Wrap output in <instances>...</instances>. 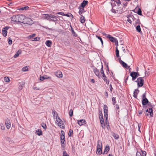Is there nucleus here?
Returning <instances> with one entry per match:
<instances>
[{"instance_id":"obj_1","label":"nucleus","mask_w":156,"mask_h":156,"mask_svg":"<svg viewBox=\"0 0 156 156\" xmlns=\"http://www.w3.org/2000/svg\"><path fill=\"white\" fill-rule=\"evenodd\" d=\"M11 20L16 22L24 24H29L26 21L27 20L28 21L31 20L30 18H26L23 15H13L11 18Z\"/></svg>"},{"instance_id":"obj_2","label":"nucleus","mask_w":156,"mask_h":156,"mask_svg":"<svg viewBox=\"0 0 156 156\" xmlns=\"http://www.w3.org/2000/svg\"><path fill=\"white\" fill-rule=\"evenodd\" d=\"M43 18L49 21L55 22L58 21V16L51 14H44Z\"/></svg>"},{"instance_id":"obj_3","label":"nucleus","mask_w":156,"mask_h":156,"mask_svg":"<svg viewBox=\"0 0 156 156\" xmlns=\"http://www.w3.org/2000/svg\"><path fill=\"white\" fill-rule=\"evenodd\" d=\"M112 7V9L111 10V12L114 13L120 12V11L119 10V6L121 5H116L115 2L111 3Z\"/></svg>"},{"instance_id":"obj_4","label":"nucleus","mask_w":156,"mask_h":156,"mask_svg":"<svg viewBox=\"0 0 156 156\" xmlns=\"http://www.w3.org/2000/svg\"><path fill=\"white\" fill-rule=\"evenodd\" d=\"M102 149V142L101 141L99 140L98 141L97 145V147L96 153L97 154L100 155L101 154H103Z\"/></svg>"},{"instance_id":"obj_5","label":"nucleus","mask_w":156,"mask_h":156,"mask_svg":"<svg viewBox=\"0 0 156 156\" xmlns=\"http://www.w3.org/2000/svg\"><path fill=\"white\" fill-rule=\"evenodd\" d=\"M135 82L137 83L138 87H140L143 86L144 83V80L143 77H140L137 78Z\"/></svg>"},{"instance_id":"obj_6","label":"nucleus","mask_w":156,"mask_h":156,"mask_svg":"<svg viewBox=\"0 0 156 156\" xmlns=\"http://www.w3.org/2000/svg\"><path fill=\"white\" fill-rule=\"evenodd\" d=\"M56 122H57L58 126L63 129L65 128V125L61 119L58 117L57 119H56Z\"/></svg>"},{"instance_id":"obj_7","label":"nucleus","mask_w":156,"mask_h":156,"mask_svg":"<svg viewBox=\"0 0 156 156\" xmlns=\"http://www.w3.org/2000/svg\"><path fill=\"white\" fill-rule=\"evenodd\" d=\"M104 117L106 120L108 119V107L106 105H104Z\"/></svg>"},{"instance_id":"obj_8","label":"nucleus","mask_w":156,"mask_h":156,"mask_svg":"<svg viewBox=\"0 0 156 156\" xmlns=\"http://www.w3.org/2000/svg\"><path fill=\"white\" fill-rule=\"evenodd\" d=\"M9 27L6 26L2 29V34L4 37H5L7 35V30L9 29Z\"/></svg>"},{"instance_id":"obj_9","label":"nucleus","mask_w":156,"mask_h":156,"mask_svg":"<svg viewBox=\"0 0 156 156\" xmlns=\"http://www.w3.org/2000/svg\"><path fill=\"white\" fill-rule=\"evenodd\" d=\"M146 112H148V113L147 114V116L150 115V117H152L153 116V110L152 109L147 108L146 111Z\"/></svg>"},{"instance_id":"obj_10","label":"nucleus","mask_w":156,"mask_h":156,"mask_svg":"<svg viewBox=\"0 0 156 156\" xmlns=\"http://www.w3.org/2000/svg\"><path fill=\"white\" fill-rule=\"evenodd\" d=\"M93 70L95 75L99 78H100V72L99 70L97 68L94 66L93 68Z\"/></svg>"},{"instance_id":"obj_11","label":"nucleus","mask_w":156,"mask_h":156,"mask_svg":"<svg viewBox=\"0 0 156 156\" xmlns=\"http://www.w3.org/2000/svg\"><path fill=\"white\" fill-rule=\"evenodd\" d=\"M55 75L58 78H62V72L60 70H58L55 73Z\"/></svg>"},{"instance_id":"obj_12","label":"nucleus","mask_w":156,"mask_h":156,"mask_svg":"<svg viewBox=\"0 0 156 156\" xmlns=\"http://www.w3.org/2000/svg\"><path fill=\"white\" fill-rule=\"evenodd\" d=\"M86 121L85 120L82 119L77 120V123L80 126L83 125L84 124L86 123Z\"/></svg>"},{"instance_id":"obj_13","label":"nucleus","mask_w":156,"mask_h":156,"mask_svg":"<svg viewBox=\"0 0 156 156\" xmlns=\"http://www.w3.org/2000/svg\"><path fill=\"white\" fill-rule=\"evenodd\" d=\"M5 124L6 127L7 129H9L11 127V122L10 121L9 119L5 122Z\"/></svg>"},{"instance_id":"obj_14","label":"nucleus","mask_w":156,"mask_h":156,"mask_svg":"<svg viewBox=\"0 0 156 156\" xmlns=\"http://www.w3.org/2000/svg\"><path fill=\"white\" fill-rule=\"evenodd\" d=\"M107 38H108L112 42H115V41L117 40L115 38L113 37L109 34L107 35Z\"/></svg>"},{"instance_id":"obj_15","label":"nucleus","mask_w":156,"mask_h":156,"mask_svg":"<svg viewBox=\"0 0 156 156\" xmlns=\"http://www.w3.org/2000/svg\"><path fill=\"white\" fill-rule=\"evenodd\" d=\"M119 63L122 65L123 67L125 68H126L127 66V64L124 62L120 58H119Z\"/></svg>"},{"instance_id":"obj_16","label":"nucleus","mask_w":156,"mask_h":156,"mask_svg":"<svg viewBox=\"0 0 156 156\" xmlns=\"http://www.w3.org/2000/svg\"><path fill=\"white\" fill-rule=\"evenodd\" d=\"M130 76L132 77V80H134L137 78L135 72H132L130 73Z\"/></svg>"},{"instance_id":"obj_17","label":"nucleus","mask_w":156,"mask_h":156,"mask_svg":"<svg viewBox=\"0 0 156 156\" xmlns=\"http://www.w3.org/2000/svg\"><path fill=\"white\" fill-rule=\"evenodd\" d=\"M24 82L23 81L19 83L18 84V88L20 90H22L23 87L24 86Z\"/></svg>"},{"instance_id":"obj_18","label":"nucleus","mask_w":156,"mask_h":156,"mask_svg":"<svg viewBox=\"0 0 156 156\" xmlns=\"http://www.w3.org/2000/svg\"><path fill=\"white\" fill-rule=\"evenodd\" d=\"M139 90L138 89H135L133 92V96L135 98H137V94L139 93Z\"/></svg>"},{"instance_id":"obj_19","label":"nucleus","mask_w":156,"mask_h":156,"mask_svg":"<svg viewBox=\"0 0 156 156\" xmlns=\"http://www.w3.org/2000/svg\"><path fill=\"white\" fill-rule=\"evenodd\" d=\"M51 79V77L50 76L48 77L47 75H45L43 76H40V80L41 81H43L45 79Z\"/></svg>"},{"instance_id":"obj_20","label":"nucleus","mask_w":156,"mask_h":156,"mask_svg":"<svg viewBox=\"0 0 156 156\" xmlns=\"http://www.w3.org/2000/svg\"><path fill=\"white\" fill-rule=\"evenodd\" d=\"M78 9H80L78 13L80 15H81L83 13L85 12V11L84 10V8L79 6Z\"/></svg>"},{"instance_id":"obj_21","label":"nucleus","mask_w":156,"mask_h":156,"mask_svg":"<svg viewBox=\"0 0 156 156\" xmlns=\"http://www.w3.org/2000/svg\"><path fill=\"white\" fill-rule=\"evenodd\" d=\"M148 103V101L146 98H143V99L142 101V104L143 105H145L147 104Z\"/></svg>"},{"instance_id":"obj_22","label":"nucleus","mask_w":156,"mask_h":156,"mask_svg":"<svg viewBox=\"0 0 156 156\" xmlns=\"http://www.w3.org/2000/svg\"><path fill=\"white\" fill-rule=\"evenodd\" d=\"M110 150V147L108 145H107L105 147V148L104 150V153H103V154H104L106 153V154H107L108 151H109Z\"/></svg>"},{"instance_id":"obj_23","label":"nucleus","mask_w":156,"mask_h":156,"mask_svg":"<svg viewBox=\"0 0 156 156\" xmlns=\"http://www.w3.org/2000/svg\"><path fill=\"white\" fill-rule=\"evenodd\" d=\"M88 2L87 1L85 0L83 1L81 3L80 6L84 8L85 6L88 4Z\"/></svg>"},{"instance_id":"obj_24","label":"nucleus","mask_w":156,"mask_h":156,"mask_svg":"<svg viewBox=\"0 0 156 156\" xmlns=\"http://www.w3.org/2000/svg\"><path fill=\"white\" fill-rule=\"evenodd\" d=\"M52 113L53 115V117L54 118H55L56 119H57V118L58 117V115L57 112L55 111L53 109L52 110Z\"/></svg>"},{"instance_id":"obj_25","label":"nucleus","mask_w":156,"mask_h":156,"mask_svg":"<svg viewBox=\"0 0 156 156\" xmlns=\"http://www.w3.org/2000/svg\"><path fill=\"white\" fill-rule=\"evenodd\" d=\"M99 117L100 119V121L101 120H104L103 118V114L102 112V111L101 110H99Z\"/></svg>"},{"instance_id":"obj_26","label":"nucleus","mask_w":156,"mask_h":156,"mask_svg":"<svg viewBox=\"0 0 156 156\" xmlns=\"http://www.w3.org/2000/svg\"><path fill=\"white\" fill-rule=\"evenodd\" d=\"M22 52V51L21 50H18L17 51L16 53V54L14 55L13 57L15 58H16L18 57L20 54Z\"/></svg>"},{"instance_id":"obj_27","label":"nucleus","mask_w":156,"mask_h":156,"mask_svg":"<svg viewBox=\"0 0 156 156\" xmlns=\"http://www.w3.org/2000/svg\"><path fill=\"white\" fill-rule=\"evenodd\" d=\"M119 10L120 11V13H123V12H125V9H123V7L122 6V5H120L119 6Z\"/></svg>"},{"instance_id":"obj_28","label":"nucleus","mask_w":156,"mask_h":156,"mask_svg":"<svg viewBox=\"0 0 156 156\" xmlns=\"http://www.w3.org/2000/svg\"><path fill=\"white\" fill-rule=\"evenodd\" d=\"M80 20L81 23H83L85 21V17L82 15H80Z\"/></svg>"},{"instance_id":"obj_29","label":"nucleus","mask_w":156,"mask_h":156,"mask_svg":"<svg viewBox=\"0 0 156 156\" xmlns=\"http://www.w3.org/2000/svg\"><path fill=\"white\" fill-rule=\"evenodd\" d=\"M52 44L50 40H47L45 42L46 45L48 47H50Z\"/></svg>"},{"instance_id":"obj_30","label":"nucleus","mask_w":156,"mask_h":156,"mask_svg":"<svg viewBox=\"0 0 156 156\" xmlns=\"http://www.w3.org/2000/svg\"><path fill=\"white\" fill-rule=\"evenodd\" d=\"M36 133H37L38 136H40L42 135L41 130L40 129H38L36 131Z\"/></svg>"},{"instance_id":"obj_31","label":"nucleus","mask_w":156,"mask_h":156,"mask_svg":"<svg viewBox=\"0 0 156 156\" xmlns=\"http://www.w3.org/2000/svg\"><path fill=\"white\" fill-rule=\"evenodd\" d=\"M60 138L61 140V143H62V144H64V142H65V136H60Z\"/></svg>"},{"instance_id":"obj_32","label":"nucleus","mask_w":156,"mask_h":156,"mask_svg":"<svg viewBox=\"0 0 156 156\" xmlns=\"http://www.w3.org/2000/svg\"><path fill=\"white\" fill-rule=\"evenodd\" d=\"M136 31L139 33L141 32V28L140 25H138L136 27Z\"/></svg>"},{"instance_id":"obj_33","label":"nucleus","mask_w":156,"mask_h":156,"mask_svg":"<svg viewBox=\"0 0 156 156\" xmlns=\"http://www.w3.org/2000/svg\"><path fill=\"white\" fill-rule=\"evenodd\" d=\"M154 106V105H151V104L150 102L148 103V104H147V108H151L152 109V108H153Z\"/></svg>"},{"instance_id":"obj_34","label":"nucleus","mask_w":156,"mask_h":156,"mask_svg":"<svg viewBox=\"0 0 156 156\" xmlns=\"http://www.w3.org/2000/svg\"><path fill=\"white\" fill-rule=\"evenodd\" d=\"M101 124V126L103 128L105 129V123H104V120H101L100 121Z\"/></svg>"},{"instance_id":"obj_35","label":"nucleus","mask_w":156,"mask_h":156,"mask_svg":"<svg viewBox=\"0 0 156 156\" xmlns=\"http://www.w3.org/2000/svg\"><path fill=\"white\" fill-rule=\"evenodd\" d=\"M73 135V130L72 129H70L69 130L68 133V136L69 137L72 136Z\"/></svg>"},{"instance_id":"obj_36","label":"nucleus","mask_w":156,"mask_h":156,"mask_svg":"<svg viewBox=\"0 0 156 156\" xmlns=\"http://www.w3.org/2000/svg\"><path fill=\"white\" fill-rule=\"evenodd\" d=\"M115 52H116V57H119V51L117 47H116V51H115Z\"/></svg>"},{"instance_id":"obj_37","label":"nucleus","mask_w":156,"mask_h":156,"mask_svg":"<svg viewBox=\"0 0 156 156\" xmlns=\"http://www.w3.org/2000/svg\"><path fill=\"white\" fill-rule=\"evenodd\" d=\"M116 98L115 97H113L112 98V105H114L116 103Z\"/></svg>"},{"instance_id":"obj_38","label":"nucleus","mask_w":156,"mask_h":156,"mask_svg":"<svg viewBox=\"0 0 156 156\" xmlns=\"http://www.w3.org/2000/svg\"><path fill=\"white\" fill-rule=\"evenodd\" d=\"M41 126L44 130H46L47 129L46 124L44 122L42 123L41 124Z\"/></svg>"},{"instance_id":"obj_39","label":"nucleus","mask_w":156,"mask_h":156,"mask_svg":"<svg viewBox=\"0 0 156 156\" xmlns=\"http://www.w3.org/2000/svg\"><path fill=\"white\" fill-rule=\"evenodd\" d=\"M113 136L114 138L115 139L117 140L119 138V135L117 134L113 133Z\"/></svg>"},{"instance_id":"obj_40","label":"nucleus","mask_w":156,"mask_h":156,"mask_svg":"<svg viewBox=\"0 0 156 156\" xmlns=\"http://www.w3.org/2000/svg\"><path fill=\"white\" fill-rule=\"evenodd\" d=\"M96 37H97V38L98 39H99V40L100 41H101V43L102 45L103 46V40H102V39L101 37L99 36H96Z\"/></svg>"},{"instance_id":"obj_41","label":"nucleus","mask_w":156,"mask_h":156,"mask_svg":"<svg viewBox=\"0 0 156 156\" xmlns=\"http://www.w3.org/2000/svg\"><path fill=\"white\" fill-rule=\"evenodd\" d=\"M4 80L5 82L8 83L10 81L9 78L7 76H5L4 77Z\"/></svg>"},{"instance_id":"obj_42","label":"nucleus","mask_w":156,"mask_h":156,"mask_svg":"<svg viewBox=\"0 0 156 156\" xmlns=\"http://www.w3.org/2000/svg\"><path fill=\"white\" fill-rule=\"evenodd\" d=\"M72 34L73 36L75 37H76L77 36V35L76 34V33L75 32L73 29L72 28Z\"/></svg>"},{"instance_id":"obj_43","label":"nucleus","mask_w":156,"mask_h":156,"mask_svg":"<svg viewBox=\"0 0 156 156\" xmlns=\"http://www.w3.org/2000/svg\"><path fill=\"white\" fill-rule=\"evenodd\" d=\"M69 114L70 117H72L73 116V111L72 109H71L69 110Z\"/></svg>"},{"instance_id":"obj_44","label":"nucleus","mask_w":156,"mask_h":156,"mask_svg":"<svg viewBox=\"0 0 156 156\" xmlns=\"http://www.w3.org/2000/svg\"><path fill=\"white\" fill-rule=\"evenodd\" d=\"M62 143H61L62 149V150H64L65 147L66 143L64 142V144H62Z\"/></svg>"},{"instance_id":"obj_45","label":"nucleus","mask_w":156,"mask_h":156,"mask_svg":"<svg viewBox=\"0 0 156 156\" xmlns=\"http://www.w3.org/2000/svg\"><path fill=\"white\" fill-rule=\"evenodd\" d=\"M40 38L39 37H37L34 38H33L32 39L33 41H39L40 40Z\"/></svg>"},{"instance_id":"obj_46","label":"nucleus","mask_w":156,"mask_h":156,"mask_svg":"<svg viewBox=\"0 0 156 156\" xmlns=\"http://www.w3.org/2000/svg\"><path fill=\"white\" fill-rule=\"evenodd\" d=\"M141 151L142 152V156H146L147 154L146 152L142 150H141Z\"/></svg>"},{"instance_id":"obj_47","label":"nucleus","mask_w":156,"mask_h":156,"mask_svg":"<svg viewBox=\"0 0 156 156\" xmlns=\"http://www.w3.org/2000/svg\"><path fill=\"white\" fill-rule=\"evenodd\" d=\"M137 13L140 15L141 16L142 15V11L141 9L140 8L138 9V11L137 12Z\"/></svg>"},{"instance_id":"obj_48","label":"nucleus","mask_w":156,"mask_h":156,"mask_svg":"<svg viewBox=\"0 0 156 156\" xmlns=\"http://www.w3.org/2000/svg\"><path fill=\"white\" fill-rule=\"evenodd\" d=\"M62 156H69V155L67 153L66 151H63Z\"/></svg>"},{"instance_id":"obj_49","label":"nucleus","mask_w":156,"mask_h":156,"mask_svg":"<svg viewBox=\"0 0 156 156\" xmlns=\"http://www.w3.org/2000/svg\"><path fill=\"white\" fill-rule=\"evenodd\" d=\"M64 16H67L68 17H71V16H72L73 17V15L72 14H71L70 13H67V14H65V15Z\"/></svg>"},{"instance_id":"obj_50","label":"nucleus","mask_w":156,"mask_h":156,"mask_svg":"<svg viewBox=\"0 0 156 156\" xmlns=\"http://www.w3.org/2000/svg\"><path fill=\"white\" fill-rule=\"evenodd\" d=\"M109 89H110V92L112 93V90H113V88H112V85L111 84H110L109 85Z\"/></svg>"},{"instance_id":"obj_51","label":"nucleus","mask_w":156,"mask_h":156,"mask_svg":"<svg viewBox=\"0 0 156 156\" xmlns=\"http://www.w3.org/2000/svg\"><path fill=\"white\" fill-rule=\"evenodd\" d=\"M142 126V124L141 123H140L138 124V130L140 132H141V131L140 130V128Z\"/></svg>"},{"instance_id":"obj_52","label":"nucleus","mask_w":156,"mask_h":156,"mask_svg":"<svg viewBox=\"0 0 156 156\" xmlns=\"http://www.w3.org/2000/svg\"><path fill=\"white\" fill-rule=\"evenodd\" d=\"M100 72L101 74H104V73L103 70V67L102 65L101 66V69Z\"/></svg>"},{"instance_id":"obj_53","label":"nucleus","mask_w":156,"mask_h":156,"mask_svg":"<svg viewBox=\"0 0 156 156\" xmlns=\"http://www.w3.org/2000/svg\"><path fill=\"white\" fill-rule=\"evenodd\" d=\"M28 68L27 67H23L22 69V71L23 72H25L27 70Z\"/></svg>"},{"instance_id":"obj_54","label":"nucleus","mask_w":156,"mask_h":156,"mask_svg":"<svg viewBox=\"0 0 156 156\" xmlns=\"http://www.w3.org/2000/svg\"><path fill=\"white\" fill-rule=\"evenodd\" d=\"M35 36V34H32L30 35L28 37V38L30 39L32 38V37H34Z\"/></svg>"},{"instance_id":"obj_55","label":"nucleus","mask_w":156,"mask_h":156,"mask_svg":"<svg viewBox=\"0 0 156 156\" xmlns=\"http://www.w3.org/2000/svg\"><path fill=\"white\" fill-rule=\"evenodd\" d=\"M65 133L63 130H61V132L60 136H65Z\"/></svg>"},{"instance_id":"obj_56","label":"nucleus","mask_w":156,"mask_h":156,"mask_svg":"<svg viewBox=\"0 0 156 156\" xmlns=\"http://www.w3.org/2000/svg\"><path fill=\"white\" fill-rule=\"evenodd\" d=\"M136 156H142L141 153L140 152L137 151L136 153Z\"/></svg>"},{"instance_id":"obj_57","label":"nucleus","mask_w":156,"mask_h":156,"mask_svg":"<svg viewBox=\"0 0 156 156\" xmlns=\"http://www.w3.org/2000/svg\"><path fill=\"white\" fill-rule=\"evenodd\" d=\"M28 8H29V7L28 6H25L24 7H22V8H21V9L22 10H24L25 9L27 10V9H28Z\"/></svg>"},{"instance_id":"obj_58","label":"nucleus","mask_w":156,"mask_h":156,"mask_svg":"<svg viewBox=\"0 0 156 156\" xmlns=\"http://www.w3.org/2000/svg\"><path fill=\"white\" fill-rule=\"evenodd\" d=\"M8 43H9V44H12V40L10 39L9 38Z\"/></svg>"},{"instance_id":"obj_59","label":"nucleus","mask_w":156,"mask_h":156,"mask_svg":"<svg viewBox=\"0 0 156 156\" xmlns=\"http://www.w3.org/2000/svg\"><path fill=\"white\" fill-rule=\"evenodd\" d=\"M146 92H145L144 94H143V95H142V98L143 99V98H146Z\"/></svg>"},{"instance_id":"obj_60","label":"nucleus","mask_w":156,"mask_h":156,"mask_svg":"<svg viewBox=\"0 0 156 156\" xmlns=\"http://www.w3.org/2000/svg\"><path fill=\"white\" fill-rule=\"evenodd\" d=\"M105 122H106V125L108 127L109 126V123H108V119L107 120L106 119Z\"/></svg>"},{"instance_id":"obj_61","label":"nucleus","mask_w":156,"mask_h":156,"mask_svg":"<svg viewBox=\"0 0 156 156\" xmlns=\"http://www.w3.org/2000/svg\"><path fill=\"white\" fill-rule=\"evenodd\" d=\"M115 107L116 109L118 110L119 109V106L118 104H116L115 106Z\"/></svg>"},{"instance_id":"obj_62","label":"nucleus","mask_w":156,"mask_h":156,"mask_svg":"<svg viewBox=\"0 0 156 156\" xmlns=\"http://www.w3.org/2000/svg\"><path fill=\"white\" fill-rule=\"evenodd\" d=\"M57 14L62 16H64L65 15V14L63 12H58Z\"/></svg>"},{"instance_id":"obj_63","label":"nucleus","mask_w":156,"mask_h":156,"mask_svg":"<svg viewBox=\"0 0 156 156\" xmlns=\"http://www.w3.org/2000/svg\"><path fill=\"white\" fill-rule=\"evenodd\" d=\"M1 128L2 129L4 130L5 129V127L2 124H1L0 125Z\"/></svg>"},{"instance_id":"obj_64","label":"nucleus","mask_w":156,"mask_h":156,"mask_svg":"<svg viewBox=\"0 0 156 156\" xmlns=\"http://www.w3.org/2000/svg\"><path fill=\"white\" fill-rule=\"evenodd\" d=\"M127 21L128 22H129V23H131H131H132V21H131V20L130 19H129V18H128V19H127Z\"/></svg>"}]
</instances>
